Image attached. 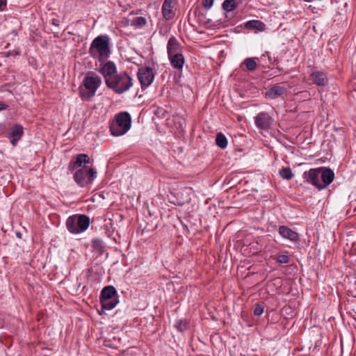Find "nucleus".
<instances>
[{
    "mask_svg": "<svg viewBox=\"0 0 356 356\" xmlns=\"http://www.w3.org/2000/svg\"><path fill=\"white\" fill-rule=\"evenodd\" d=\"M311 79L313 83L319 86H324L327 83V79L325 73L322 72H314L311 74Z\"/></svg>",
    "mask_w": 356,
    "mask_h": 356,
    "instance_id": "nucleus-15",
    "label": "nucleus"
},
{
    "mask_svg": "<svg viewBox=\"0 0 356 356\" xmlns=\"http://www.w3.org/2000/svg\"><path fill=\"white\" fill-rule=\"evenodd\" d=\"M272 117L266 112H260L254 117L256 127L261 130H267L273 124Z\"/></svg>",
    "mask_w": 356,
    "mask_h": 356,
    "instance_id": "nucleus-10",
    "label": "nucleus"
},
{
    "mask_svg": "<svg viewBox=\"0 0 356 356\" xmlns=\"http://www.w3.org/2000/svg\"><path fill=\"white\" fill-rule=\"evenodd\" d=\"M23 135V127L19 124H16L12 129L10 136L20 139Z\"/></svg>",
    "mask_w": 356,
    "mask_h": 356,
    "instance_id": "nucleus-23",
    "label": "nucleus"
},
{
    "mask_svg": "<svg viewBox=\"0 0 356 356\" xmlns=\"http://www.w3.org/2000/svg\"><path fill=\"white\" fill-rule=\"evenodd\" d=\"M177 0H164L161 10L162 15L166 20H170L174 17L175 12L173 8Z\"/></svg>",
    "mask_w": 356,
    "mask_h": 356,
    "instance_id": "nucleus-11",
    "label": "nucleus"
},
{
    "mask_svg": "<svg viewBox=\"0 0 356 356\" xmlns=\"http://www.w3.org/2000/svg\"><path fill=\"white\" fill-rule=\"evenodd\" d=\"M92 248L97 252L101 253L102 249V241L97 239L92 240Z\"/></svg>",
    "mask_w": 356,
    "mask_h": 356,
    "instance_id": "nucleus-27",
    "label": "nucleus"
},
{
    "mask_svg": "<svg viewBox=\"0 0 356 356\" xmlns=\"http://www.w3.org/2000/svg\"><path fill=\"white\" fill-rule=\"evenodd\" d=\"M216 143L221 149H225L227 146V140L223 134H217Z\"/></svg>",
    "mask_w": 356,
    "mask_h": 356,
    "instance_id": "nucleus-21",
    "label": "nucleus"
},
{
    "mask_svg": "<svg viewBox=\"0 0 356 356\" xmlns=\"http://www.w3.org/2000/svg\"><path fill=\"white\" fill-rule=\"evenodd\" d=\"M237 5L238 3L236 0H225L222 7L224 10L230 12L234 10L237 7Z\"/></svg>",
    "mask_w": 356,
    "mask_h": 356,
    "instance_id": "nucleus-20",
    "label": "nucleus"
},
{
    "mask_svg": "<svg viewBox=\"0 0 356 356\" xmlns=\"http://www.w3.org/2000/svg\"><path fill=\"white\" fill-rule=\"evenodd\" d=\"M137 76L142 89H145L149 86L154 79L153 70L149 67L140 68L137 73Z\"/></svg>",
    "mask_w": 356,
    "mask_h": 356,
    "instance_id": "nucleus-9",
    "label": "nucleus"
},
{
    "mask_svg": "<svg viewBox=\"0 0 356 356\" xmlns=\"http://www.w3.org/2000/svg\"><path fill=\"white\" fill-rule=\"evenodd\" d=\"M280 175L283 179L286 180H290L293 177V174L291 171V169L289 167L282 168V169H280Z\"/></svg>",
    "mask_w": 356,
    "mask_h": 356,
    "instance_id": "nucleus-24",
    "label": "nucleus"
},
{
    "mask_svg": "<svg viewBox=\"0 0 356 356\" xmlns=\"http://www.w3.org/2000/svg\"><path fill=\"white\" fill-rule=\"evenodd\" d=\"M131 118L127 112H122L115 115L110 124V131L113 136H120L125 134L130 129Z\"/></svg>",
    "mask_w": 356,
    "mask_h": 356,
    "instance_id": "nucleus-4",
    "label": "nucleus"
},
{
    "mask_svg": "<svg viewBox=\"0 0 356 356\" xmlns=\"http://www.w3.org/2000/svg\"><path fill=\"white\" fill-rule=\"evenodd\" d=\"M209 22H210V20H209V19H208V20H207V21H206V22H204V23L205 24H209Z\"/></svg>",
    "mask_w": 356,
    "mask_h": 356,
    "instance_id": "nucleus-39",
    "label": "nucleus"
},
{
    "mask_svg": "<svg viewBox=\"0 0 356 356\" xmlns=\"http://www.w3.org/2000/svg\"><path fill=\"white\" fill-rule=\"evenodd\" d=\"M213 4V0H203L202 5L207 10H209Z\"/></svg>",
    "mask_w": 356,
    "mask_h": 356,
    "instance_id": "nucleus-30",
    "label": "nucleus"
},
{
    "mask_svg": "<svg viewBox=\"0 0 356 356\" xmlns=\"http://www.w3.org/2000/svg\"><path fill=\"white\" fill-rule=\"evenodd\" d=\"M99 63V72L104 76L106 83L111 80L116 74L117 68L113 61L98 60Z\"/></svg>",
    "mask_w": 356,
    "mask_h": 356,
    "instance_id": "nucleus-8",
    "label": "nucleus"
},
{
    "mask_svg": "<svg viewBox=\"0 0 356 356\" xmlns=\"http://www.w3.org/2000/svg\"><path fill=\"white\" fill-rule=\"evenodd\" d=\"M92 268H95V273H97L99 276L104 273V269L99 266H95L92 267ZM92 271H93V269H92Z\"/></svg>",
    "mask_w": 356,
    "mask_h": 356,
    "instance_id": "nucleus-31",
    "label": "nucleus"
},
{
    "mask_svg": "<svg viewBox=\"0 0 356 356\" xmlns=\"http://www.w3.org/2000/svg\"><path fill=\"white\" fill-rule=\"evenodd\" d=\"M277 262L281 264H287L290 262V257L288 252L284 254H280L277 258Z\"/></svg>",
    "mask_w": 356,
    "mask_h": 356,
    "instance_id": "nucleus-26",
    "label": "nucleus"
},
{
    "mask_svg": "<svg viewBox=\"0 0 356 356\" xmlns=\"http://www.w3.org/2000/svg\"><path fill=\"white\" fill-rule=\"evenodd\" d=\"M278 231L282 237L293 243H297L300 240L298 234L286 226H280Z\"/></svg>",
    "mask_w": 356,
    "mask_h": 356,
    "instance_id": "nucleus-12",
    "label": "nucleus"
},
{
    "mask_svg": "<svg viewBox=\"0 0 356 356\" xmlns=\"http://www.w3.org/2000/svg\"><path fill=\"white\" fill-rule=\"evenodd\" d=\"M20 139H18L17 138H13L11 140H10V143L13 145V146H16L17 144V142Z\"/></svg>",
    "mask_w": 356,
    "mask_h": 356,
    "instance_id": "nucleus-34",
    "label": "nucleus"
},
{
    "mask_svg": "<svg viewBox=\"0 0 356 356\" xmlns=\"http://www.w3.org/2000/svg\"><path fill=\"white\" fill-rule=\"evenodd\" d=\"M303 178L307 183L322 190L333 181L334 173L325 168H312L304 172Z\"/></svg>",
    "mask_w": 356,
    "mask_h": 356,
    "instance_id": "nucleus-1",
    "label": "nucleus"
},
{
    "mask_svg": "<svg viewBox=\"0 0 356 356\" xmlns=\"http://www.w3.org/2000/svg\"><path fill=\"white\" fill-rule=\"evenodd\" d=\"M7 56H15L19 55V51L18 50L8 51L6 53Z\"/></svg>",
    "mask_w": 356,
    "mask_h": 356,
    "instance_id": "nucleus-32",
    "label": "nucleus"
},
{
    "mask_svg": "<svg viewBox=\"0 0 356 356\" xmlns=\"http://www.w3.org/2000/svg\"><path fill=\"white\" fill-rule=\"evenodd\" d=\"M98 197H99V198H102V199H103V197H102V195H98Z\"/></svg>",
    "mask_w": 356,
    "mask_h": 356,
    "instance_id": "nucleus-41",
    "label": "nucleus"
},
{
    "mask_svg": "<svg viewBox=\"0 0 356 356\" xmlns=\"http://www.w3.org/2000/svg\"><path fill=\"white\" fill-rule=\"evenodd\" d=\"M172 66L177 70H182L185 63L184 57L182 54L179 53L171 56H168Z\"/></svg>",
    "mask_w": 356,
    "mask_h": 356,
    "instance_id": "nucleus-16",
    "label": "nucleus"
},
{
    "mask_svg": "<svg viewBox=\"0 0 356 356\" xmlns=\"http://www.w3.org/2000/svg\"><path fill=\"white\" fill-rule=\"evenodd\" d=\"M245 27L250 30L264 31L265 24L259 20H250L245 23Z\"/></svg>",
    "mask_w": 356,
    "mask_h": 356,
    "instance_id": "nucleus-19",
    "label": "nucleus"
},
{
    "mask_svg": "<svg viewBox=\"0 0 356 356\" xmlns=\"http://www.w3.org/2000/svg\"><path fill=\"white\" fill-rule=\"evenodd\" d=\"M146 24V19L143 17H136L131 21V24L136 28H142Z\"/></svg>",
    "mask_w": 356,
    "mask_h": 356,
    "instance_id": "nucleus-25",
    "label": "nucleus"
},
{
    "mask_svg": "<svg viewBox=\"0 0 356 356\" xmlns=\"http://www.w3.org/2000/svg\"><path fill=\"white\" fill-rule=\"evenodd\" d=\"M305 1H307V2H311L312 0H304Z\"/></svg>",
    "mask_w": 356,
    "mask_h": 356,
    "instance_id": "nucleus-40",
    "label": "nucleus"
},
{
    "mask_svg": "<svg viewBox=\"0 0 356 356\" xmlns=\"http://www.w3.org/2000/svg\"><path fill=\"white\" fill-rule=\"evenodd\" d=\"M99 106H100V108H99V110H100L99 113L102 114V117H103L105 113H106L105 112V109L104 108L103 106H101V105H99Z\"/></svg>",
    "mask_w": 356,
    "mask_h": 356,
    "instance_id": "nucleus-35",
    "label": "nucleus"
},
{
    "mask_svg": "<svg viewBox=\"0 0 356 356\" xmlns=\"http://www.w3.org/2000/svg\"><path fill=\"white\" fill-rule=\"evenodd\" d=\"M6 107H7L6 104H5L2 102H0V111L2 110H4L5 108H6Z\"/></svg>",
    "mask_w": 356,
    "mask_h": 356,
    "instance_id": "nucleus-36",
    "label": "nucleus"
},
{
    "mask_svg": "<svg viewBox=\"0 0 356 356\" xmlns=\"http://www.w3.org/2000/svg\"><path fill=\"white\" fill-rule=\"evenodd\" d=\"M286 92V88L280 84L273 86L267 92L266 96L271 99H276Z\"/></svg>",
    "mask_w": 356,
    "mask_h": 356,
    "instance_id": "nucleus-13",
    "label": "nucleus"
},
{
    "mask_svg": "<svg viewBox=\"0 0 356 356\" xmlns=\"http://www.w3.org/2000/svg\"><path fill=\"white\" fill-rule=\"evenodd\" d=\"M79 94L83 100H89V73L86 74L83 84L79 86Z\"/></svg>",
    "mask_w": 356,
    "mask_h": 356,
    "instance_id": "nucleus-14",
    "label": "nucleus"
},
{
    "mask_svg": "<svg viewBox=\"0 0 356 356\" xmlns=\"http://www.w3.org/2000/svg\"><path fill=\"white\" fill-rule=\"evenodd\" d=\"M66 227L73 234H81L89 227V218L83 214L73 215L67 219Z\"/></svg>",
    "mask_w": 356,
    "mask_h": 356,
    "instance_id": "nucleus-6",
    "label": "nucleus"
},
{
    "mask_svg": "<svg viewBox=\"0 0 356 356\" xmlns=\"http://www.w3.org/2000/svg\"><path fill=\"white\" fill-rule=\"evenodd\" d=\"M106 86L118 94L127 91L132 86V79L124 72L117 73L111 80L108 79Z\"/></svg>",
    "mask_w": 356,
    "mask_h": 356,
    "instance_id": "nucleus-5",
    "label": "nucleus"
},
{
    "mask_svg": "<svg viewBox=\"0 0 356 356\" xmlns=\"http://www.w3.org/2000/svg\"><path fill=\"white\" fill-rule=\"evenodd\" d=\"M264 305L262 304H257L254 309V314L260 316L264 313Z\"/></svg>",
    "mask_w": 356,
    "mask_h": 356,
    "instance_id": "nucleus-29",
    "label": "nucleus"
},
{
    "mask_svg": "<svg viewBox=\"0 0 356 356\" xmlns=\"http://www.w3.org/2000/svg\"><path fill=\"white\" fill-rule=\"evenodd\" d=\"M6 6V2L3 0H0V10Z\"/></svg>",
    "mask_w": 356,
    "mask_h": 356,
    "instance_id": "nucleus-37",
    "label": "nucleus"
},
{
    "mask_svg": "<svg viewBox=\"0 0 356 356\" xmlns=\"http://www.w3.org/2000/svg\"><path fill=\"white\" fill-rule=\"evenodd\" d=\"M179 49V43L175 37L170 38L167 44L168 56L179 54V52H178Z\"/></svg>",
    "mask_w": 356,
    "mask_h": 356,
    "instance_id": "nucleus-18",
    "label": "nucleus"
},
{
    "mask_svg": "<svg viewBox=\"0 0 356 356\" xmlns=\"http://www.w3.org/2000/svg\"><path fill=\"white\" fill-rule=\"evenodd\" d=\"M116 289L113 286H105L100 295V303L102 305V310H111L119 302L117 297Z\"/></svg>",
    "mask_w": 356,
    "mask_h": 356,
    "instance_id": "nucleus-7",
    "label": "nucleus"
},
{
    "mask_svg": "<svg viewBox=\"0 0 356 356\" xmlns=\"http://www.w3.org/2000/svg\"><path fill=\"white\" fill-rule=\"evenodd\" d=\"M69 169L74 172L75 181L83 186L89 181V159L87 154H79L74 161L70 164Z\"/></svg>",
    "mask_w": 356,
    "mask_h": 356,
    "instance_id": "nucleus-2",
    "label": "nucleus"
},
{
    "mask_svg": "<svg viewBox=\"0 0 356 356\" xmlns=\"http://www.w3.org/2000/svg\"><path fill=\"white\" fill-rule=\"evenodd\" d=\"M102 83V78L95 73L90 72V98L95 95L97 89Z\"/></svg>",
    "mask_w": 356,
    "mask_h": 356,
    "instance_id": "nucleus-17",
    "label": "nucleus"
},
{
    "mask_svg": "<svg viewBox=\"0 0 356 356\" xmlns=\"http://www.w3.org/2000/svg\"><path fill=\"white\" fill-rule=\"evenodd\" d=\"M96 177H97L96 170L94 168H90V181Z\"/></svg>",
    "mask_w": 356,
    "mask_h": 356,
    "instance_id": "nucleus-33",
    "label": "nucleus"
},
{
    "mask_svg": "<svg viewBox=\"0 0 356 356\" xmlns=\"http://www.w3.org/2000/svg\"><path fill=\"white\" fill-rule=\"evenodd\" d=\"M111 55L110 38L107 35L96 37L90 44V56L98 60H104Z\"/></svg>",
    "mask_w": 356,
    "mask_h": 356,
    "instance_id": "nucleus-3",
    "label": "nucleus"
},
{
    "mask_svg": "<svg viewBox=\"0 0 356 356\" xmlns=\"http://www.w3.org/2000/svg\"><path fill=\"white\" fill-rule=\"evenodd\" d=\"M97 195V193L94 194V195H92V197H90V201H93V202H94V201L95 200V196H96Z\"/></svg>",
    "mask_w": 356,
    "mask_h": 356,
    "instance_id": "nucleus-38",
    "label": "nucleus"
},
{
    "mask_svg": "<svg viewBox=\"0 0 356 356\" xmlns=\"http://www.w3.org/2000/svg\"><path fill=\"white\" fill-rule=\"evenodd\" d=\"M175 327L179 331L184 332L188 327L187 322L186 321L180 320L176 323Z\"/></svg>",
    "mask_w": 356,
    "mask_h": 356,
    "instance_id": "nucleus-28",
    "label": "nucleus"
},
{
    "mask_svg": "<svg viewBox=\"0 0 356 356\" xmlns=\"http://www.w3.org/2000/svg\"><path fill=\"white\" fill-rule=\"evenodd\" d=\"M254 58H248L244 60L243 64L245 65V67L249 71H254L257 67V63Z\"/></svg>",
    "mask_w": 356,
    "mask_h": 356,
    "instance_id": "nucleus-22",
    "label": "nucleus"
}]
</instances>
